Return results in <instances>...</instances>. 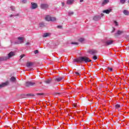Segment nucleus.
I'll list each match as a JSON object with an SVG mask.
<instances>
[{"label":"nucleus","mask_w":129,"mask_h":129,"mask_svg":"<svg viewBox=\"0 0 129 129\" xmlns=\"http://www.w3.org/2000/svg\"><path fill=\"white\" fill-rule=\"evenodd\" d=\"M92 60L86 56H82L79 57L77 59H74V62H77V63H82V62H85V63H88L91 62Z\"/></svg>","instance_id":"1"},{"label":"nucleus","mask_w":129,"mask_h":129,"mask_svg":"<svg viewBox=\"0 0 129 129\" xmlns=\"http://www.w3.org/2000/svg\"><path fill=\"white\" fill-rule=\"evenodd\" d=\"M45 19L47 22H55L56 21L55 17H51L49 15L46 16Z\"/></svg>","instance_id":"2"},{"label":"nucleus","mask_w":129,"mask_h":129,"mask_svg":"<svg viewBox=\"0 0 129 129\" xmlns=\"http://www.w3.org/2000/svg\"><path fill=\"white\" fill-rule=\"evenodd\" d=\"M26 87H31V86H36V83L33 82H27L25 83Z\"/></svg>","instance_id":"3"},{"label":"nucleus","mask_w":129,"mask_h":129,"mask_svg":"<svg viewBox=\"0 0 129 129\" xmlns=\"http://www.w3.org/2000/svg\"><path fill=\"white\" fill-rule=\"evenodd\" d=\"M9 83V81H7L5 83H3L2 84H0V89L1 88H3V87H5V86H8Z\"/></svg>","instance_id":"4"},{"label":"nucleus","mask_w":129,"mask_h":129,"mask_svg":"<svg viewBox=\"0 0 129 129\" xmlns=\"http://www.w3.org/2000/svg\"><path fill=\"white\" fill-rule=\"evenodd\" d=\"M18 40L19 41V42H16L17 44H23V43H24V37H18Z\"/></svg>","instance_id":"5"},{"label":"nucleus","mask_w":129,"mask_h":129,"mask_svg":"<svg viewBox=\"0 0 129 129\" xmlns=\"http://www.w3.org/2000/svg\"><path fill=\"white\" fill-rule=\"evenodd\" d=\"M64 79V77H58L55 78V81H57V82H60L62 81Z\"/></svg>","instance_id":"6"},{"label":"nucleus","mask_w":129,"mask_h":129,"mask_svg":"<svg viewBox=\"0 0 129 129\" xmlns=\"http://www.w3.org/2000/svg\"><path fill=\"white\" fill-rule=\"evenodd\" d=\"M113 43V40H107L105 42V46H109Z\"/></svg>","instance_id":"7"},{"label":"nucleus","mask_w":129,"mask_h":129,"mask_svg":"<svg viewBox=\"0 0 129 129\" xmlns=\"http://www.w3.org/2000/svg\"><path fill=\"white\" fill-rule=\"evenodd\" d=\"M31 9L34 10L35 9H37L38 8V5L35 3H31Z\"/></svg>","instance_id":"8"},{"label":"nucleus","mask_w":129,"mask_h":129,"mask_svg":"<svg viewBox=\"0 0 129 129\" xmlns=\"http://www.w3.org/2000/svg\"><path fill=\"white\" fill-rule=\"evenodd\" d=\"M40 7H41V9L45 10V9H48L49 6H48L47 4H41Z\"/></svg>","instance_id":"9"},{"label":"nucleus","mask_w":129,"mask_h":129,"mask_svg":"<svg viewBox=\"0 0 129 129\" xmlns=\"http://www.w3.org/2000/svg\"><path fill=\"white\" fill-rule=\"evenodd\" d=\"M13 56H15V52L11 51L8 54V56L7 57V59H10V58H12Z\"/></svg>","instance_id":"10"},{"label":"nucleus","mask_w":129,"mask_h":129,"mask_svg":"<svg viewBox=\"0 0 129 129\" xmlns=\"http://www.w3.org/2000/svg\"><path fill=\"white\" fill-rule=\"evenodd\" d=\"M101 19V17H100V16H95L93 18L94 21H99Z\"/></svg>","instance_id":"11"},{"label":"nucleus","mask_w":129,"mask_h":129,"mask_svg":"<svg viewBox=\"0 0 129 129\" xmlns=\"http://www.w3.org/2000/svg\"><path fill=\"white\" fill-rule=\"evenodd\" d=\"M89 53L91 55H95V54L97 53V51H96V50H90L89 51Z\"/></svg>","instance_id":"12"},{"label":"nucleus","mask_w":129,"mask_h":129,"mask_svg":"<svg viewBox=\"0 0 129 129\" xmlns=\"http://www.w3.org/2000/svg\"><path fill=\"white\" fill-rule=\"evenodd\" d=\"M121 34H123V31L118 30L116 34H115V37H117V36H119V35H121Z\"/></svg>","instance_id":"13"},{"label":"nucleus","mask_w":129,"mask_h":129,"mask_svg":"<svg viewBox=\"0 0 129 129\" xmlns=\"http://www.w3.org/2000/svg\"><path fill=\"white\" fill-rule=\"evenodd\" d=\"M7 60H8V57L7 56L0 57V61H6Z\"/></svg>","instance_id":"14"},{"label":"nucleus","mask_w":129,"mask_h":129,"mask_svg":"<svg viewBox=\"0 0 129 129\" xmlns=\"http://www.w3.org/2000/svg\"><path fill=\"white\" fill-rule=\"evenodd\" d=\"M109 3V0H103V3H102V6H104L106 5V4H108Z\"/></svg>","instance_id":"15"},{"label":"nucleus","mask_w":129,"mask_h":129,"mask_svg":"<svg viewBox=\"0 0 129 129\" xmlns=\"http://www.w3.org/2000/svg\"><path fill=\"white\" fill-rule=\"evenodd\" d=\"M16 80H17V79L15 77H12L10 78V81L11 82H16Z\"/></svg>","instance_id":"16"},{"label":"nucleus","mask_w":129,"mask_h":129,"mask_svg":"<svg viewBox=\"0 0 129 129\" xmlns=\"http://www.w3.org/2000/svg\"><path fill=\"white\" fill-rule=\"evenodd\" d=\"M73 2H74L73 0H68L67 4V5H72V4H73Z\"/></svg>","instance_id":"17"},{"label":"nucleus","mask_w":129,"mask_h":129,"mask_svg":"<svg viewBox=\"0 0 129 129\" xmlns=\"http://www.w3.org/2000/svg\"><path fill=\"white\" fill-rule=\"evenodd\" d=\"M111 12V10H104L103 11V13H104L105 14H108L109 13Z\"/></svg>","instance_id":"18"},{"label":"nucleus","mask_w":129,"mask_h":129,"mask_svg":"<svg viewBox=\"0 0 129 129\" xmlns=\"http://www.w3.org/2000/svg\"><path fill=\"white\" fill-rule=\"evenodd\" d=\"M123 13L124 15H125V16H128L129 15V12H128V11L127 10H124Z\"/></svg>","instance_id":"19"},{"label":"nucleus","mask_w":129,"mask_h":129,"mask_svg":"<svg viewBox=\"0 0 129 129\" xmlns=\"http://www.w3.org/2000/svg\"><path fill=\"white\" fill-rule=\"evenodd\" d=\"M50 35V33H44L43 36V38H46V37H49V36Z\"/></svg>","instance_id":"20"},{"label":"nucleus","mask_w":129,"mask_h":129,"mask_svg":"<svg viewBox=\"0 0 129 129\" xmlns=\"http://www.w3.org/2000/svg\"><path fill=\"white\" fill-rule=\"evenodd\" d=\"M78 41L81 43H83V42H84V41H85V39H84V38H80Z\"/></svg>","instance_id":"21"},{"label":"nucleus","mask_w":129,"mask_h":129,"mask_svg":"<svg viewBox=\"0 0 129 129\" xmlns=\"http://www.w3.org/2000/svg\"><path fill=\"white\" fill-rule=\"evenodd\" d=\"M33 65V63L28 62L27 63L26 66L27 67H31Z\"/></svg>","instance_id":"22"},{"label":"nucleus","mask_w":129,"mask_h":129,"mask_svg":"<svg viewBox=\"0 0 129 129\" xmlns=\"http://www.w3.org/2000/svg\"><path fill=\"white\" fill-rule=\"evenodd\" d=\"M52 81L51 79H49L47 80V81H45V83H46V84H50V83H51V82Z\"/></svg>","instance_id":"23"},{"label":"nucleus","mask_w":129,"mask_h":129,"mask_svg":"<svg viewBox=\"0 0 129 129\" xmlns=\"http://www.w3.org/2000/svg\"><path fill=\"white\" fill-rule=\"evenodd\" d=\"M74 15V12L72 11H70L69 12V16H73Z\"/></svg>","instance_id":"24"},{"label":"nucleus","mask_w":129,"mask_h":129,"mask_svg":"<svg viewBox=\"0 0 129 129\" xmlns=\"http://www.w3.org/2000/svg\"><path fill=\"white\" fill-rule=\"evenodd\" d=\"M45 27V25L43 24V23H40L39 24V27L42 29V28H44Z\"/></svg>","instance_id":"25"},{"label":"nucleus","mask_w":129,"mask_h":129,"mask_svg":"<svg viewBox=\"0 0 129 129\" xmlns=\"http://www.w3.org/2000/svg\"><path fill=\"white\" fill-rule=\"evenodd\" d=\"M72 45H76V46H77V45H79V43H78V42H71Z\"/></svg>","instance_id":"26"},{"label":"nucleus","mask_w":129,"mask_h":129,"mask_svg":"<svg viewBox=\"0 0 129 129\" xmlns=\"http://www.w3.org/2000/svg\"><path fill=\"white\" fill-rule=\"evenodd\" d=\"M120 3H121V4L123 5V4H125V0H120Z\"/></svg>","instance_id":"27"},{"label":"nucleus","mask_w":129,"mask_h":129,"mask_svg":"<svg viewBox=\"0 0 129 129\" xmlns=\"http://www.w3.org/2000/svg\"><path fill=\"white\" fill-rule=\"evenodd\" d=\"M120 107V105L119 104L115 105V108H119Z\"/></svg>","instance_id":"28"},{"label":"nucleus","mask_w":129,"mask_h":129,"mask_svg":"<svg viewBox=\"0 0 129 129\" xmlns=\"http://www.w3.org/2000/svg\"><path fill=\"white\" fill-rule=\"evenodd\" d=\"M93 60H97V56L96 55H94L93 57Z\"/></svg>","instance_id":"29"},{"label":"nucleus","mask_w":129,"mask_h":129,"mask_svg":"<svg viewBox=\"0 0 129 129\" xmlns=\"http://www.w3.org/2000/svg\"><path fill=\"white\" fill-rule=\"evenodd\" d=\"M36 95H38V96L44 95V93H37Z\"/></svg>","instance_id":"30"},{"label":"nucleus","mask_w":129,"mask_h":129,"mask_svg":"<svg viewBox=\"0 0 129 129\" xmlns=\"http://www.w3.org/2000/svg\"><path fill=\"white\" fill-rule=\"evenodd\" d=\"M75 73L76 74V75H80V74H81V72H76Z\"/></svg>","instance_id":"31"},{"label":"nucleus","mask_w":129,"mask_h":129,"mask_svg":"<svg viewBox=\"0 0 129 129\" xmlns=\"http://www.w3.org/2000/svg\"><path fill=\"white\" fill-rule=\"evenodd\" d=\"M114 24H115V26H118V23L116 21H114Z\"/></svg>","instance_id":"32"},{"label":"nucleus","mask_w":129,"mask_h":129,"mask_svg":"<svg viewBox=\"0 0 129 129\" xmlns=\"http://www.w3.org/2000/svg\"><path fill=\"white\" fill-rule=\"evenodd\" d=\"M38 53H39L38 50H36L34 51V54H38Z\"/></svg>","instance_id":"33"},{"label":"nucleus","mask_w":129,"mask_h":129,"mask_svg":"<svg viewBox=\"0 0 129 129\" xmlns=\"http://www.w3.org/2000/svg\"><path fill=\"white\" fill-rule=\"evenodd\" d=\"M107 68H108V70H109V71H110L111 72H112V70H113L112 68H109V67H108Z\"/></svg>","instance_id":"34"},{"label":"nucleus","mask_w":129,"mask_h":129,"mask_svg":"<svg viewBox=\"0 0 129 129\" xmlns=\"http://www.w3.org/2000/svg\"><path fill=\"white\" fill-rule=\"evenodd\" d=\"M25 54H22L21 55H20V59H22V58H24V57H25Z\"/></svg>","instance_id":"35"},{"label":"nucleus","mask_w":129,"mask_h":129,"mask_svg":"<svg viewBox=\"0 0 129 129\" xmlns=\"http://www.w3.org/2000/svg\"><path fill=\"white\" fill-rule=\"evenodd\" d=\"M58 29H62V26L58 25L57 26Z\"/></svg>","instance_id":"36"},{"label":"nucleus","mask_w":129,"mask_h":129,"mask_svg":"<svg viewBox=\"0 0 129 129\" xmlns=\"http://www.w3.org/2000/svg\"><path fill=\"white\" fill-rule=\"evenodd\" d=\"M10 9H11V10H12V11H15V8L13 7H11L10 8Z\"/></svg>","instance_id":"37"},{"label":"nucleus","mask_w":129,"mask_h":129,"mask_svg":"<svg viewBox=\"0 0 129 129\" xmlns=\"http://www.w3.org/2000/svg\"><path fill=\"white\" fill-rule=\"evenodd\" d=\"M77 105L76 104V103H74V104H73L74 107H76Z\"/></svg>","instance_id":"38"},{"label":"nucleus","mask_w":129,"mask_h":129,"mask_svg":"<svg viewBox=\"0 0 129 129\" xmlns=\"http://www.w3.org/2000/svg\"><path fill=\"white\" fill-rule=\"evenodd\" d=\"M26 45H30V42H26Z\"/></svg>","instance_id":"39"},{"label":"nucleus","mask_w":129,"mask_h":129,"mask_svg":"<svg viewBox=\"0 0 129 129\" xmlns=\"http://www.w3.org/2000/svg\"><path fill=\"white\" fill-rule=\"evenodd\" d=\"M101 17H103L104 16V14H103V13H101Z\"/></svg>","instance_id":"40"},{"label":"nucleus","mask_w":129,"mask_h":129,"mask_svg":"<svg viewBox=\"0 0 129 129\" xmlns=\"http://www.w3.org/2000/svg\"><path fill=\"white\" fill-rule=\"evenodd\" d=\"M61 5H62V7H64V5H65V4L64 3H62Z\"/></svg>","instance_id":"41"},{"label":"nucleus","mask_w":129,"mask_h":129,"mask_svg":"<svg viewBox=\"0 0 129 129\" xmlns=\"http://www.w3.org/2000/svg\"><path fill=\"white\" fill-rule=\"evenodd\" d=\"M80 3H82V2H83V0H80Z\"/></svg>","instance_id":"42"},{"label":"nucleus","mask_w":129,"mask_h":129,"mask_svg":"<svg viewBox=\"0 0 129 129\" xmlns=\"http://www.w3.org/2000/svg\"><path fill=\"white\" fill-rule=\"evenodd\" d=\"M39 84H42V82H40V83H39Z\"/></svg>","instance_id":"43"},{"label":"nucleus","mask_w":129,"mask_h":129,"mask_svg":"<svg viewBox=\"0 0 129 129\" xmlns=\"http://www.w3.org/2000/svg\"><path fill=\"white\" fill-rule=\"evenodd\" d=\"M57 94H60V93H57Z\"/></svg>","instance_id":"44"},{"label":"nucleus","mask_w":129,"mask_h":129,"mask_svg":"<svg viewBox=\"0 0 129 129\" xmlns=\"http://www.w3.org/2000/svg\"><path fill=\"white\" fill-rule=\"evenodd\" d=\"M10 17H13V15H11L10 16Z\"/></svg>","instance_id":"45"},{"label":"nucleus","mask_w":129,"mask_h":129,"mask_svg":"<svg viewBox=\"0 0 129 129\" xmlns=\"http://www.w3.org/2000/svg\"><path fill=\"white\" fill-rule=\"evenodd\" d=\"M23 2H26V0L23 1Z\"/></svg>","instance_id":"46"}]
</instances>
